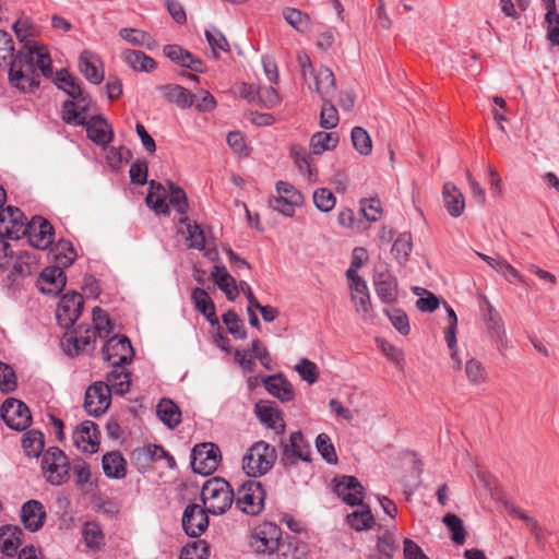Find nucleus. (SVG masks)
I'll return each mask as SVG.
<instances>
[{
	"label": "nucleus",
	"instance_id": "nucleus-1",
	"mask_svg": "<svg viewBox=\"0 0 559 559\" xmlns=\"http://www.w3.org/2000/svg\"><path fill=\"white\" fill-rule=\"evenodd\" d=\"M14 31L23 43V48L10 61L9 79L16 88L31 92L39 85V73L46 78L52 76L51 59L48 49L34 40H26V32L20 22Z\"/></svg>",
	"mask_w": 559,
	"mask_h": 559
},
{
	"label": "nucleus",
	"instance_id": "nucleus-2",
	"mask_svg": "<svg viewBox=\"0 0 559 559\" xmlns=\"http://www.w3.org/2000/svg\"><path fill=\"white\" fill-rule=\"evenodd\" d=\"M76 254L72 246L67 241H60L55 254L57 266H49L41 271L37 281L39 290L44 294H58L67 283L66 274L62 267L69 266L74 261Z\"/></svg>",
	"mask_w": 559,
	"mask_h": 559
},
{
	"label": "nucleus",
	"instance_id": "nucleus-3",
	"mask_svg": "<svg viewBox=\"0 0 559 559\" xmlns=\"http://www.w3.org/2000/svg\"><path fill=\"white\" fill-rule=\"evenodd\" d=\"M234 498V490L223 478L213 477L202 486V502L205 510L213 515L224 514L231 507Z\"/></svg>",
	"mask_w": 559,
	"mask_h": 559
},
{
	"label": "nucleus",
	"instance_id": "nucleus-4",
	"mask_svg": "<svg viewBox=\"0 0 559 559\" xmlns=\"http://www.w3.org/2000/svg\"><path fill=\"white\" fill-rule=\"evenodd\" d=\"M276 460L275 449L264 441L255 442L242 459V468L248 476L266 474Z\"/></svg>",
	"mask_w": 559,
	"mask_h": 559
},
{
	"label": "nucleus",
	"instance_id": "nucleus-5",
	"mask_svg": "<svg viewBox=\"0 0 559 559\" xmlns=\"http://www.w3.org/2000/svg\"><path fill=\"white\" fill-rule=\"evenodd\" d=\"M281 540V527L272 522H263L251 531L249 546L255 554L271 556L280 547Z\"/></svg>",
	"mask_w": 559,
	"mask_h": 559
},
{
	"label": "nucleus",
	"instance_id": "nucleus-6",
	"mask_svg": "<svg viewBox=\"0 0 559 559\" xmlns=\"http://www.w3.org/2000/svg\"><path fill=\"white\" fill-rule=\"evenodd\" d=\"M236 507L245 514L258 515L264 509L265 491L258 480H247L234 498Z\"/></svg>",
	"mask_w": 559,
	"mask_h": 559
},
{
	"label": "nucleus",
	"instance_id": "nucleus-7",
	"mask_svg": "<svg viewBox=\"0 0 559 559\" xmlns=\"http://www.w3.org/2000/svg\"><path fill=\"white\" fill-rule=\"evenodd\" d=\"M179 222L182 225L179 231L183 235L188 246L202 251L211 261L217 260L218 251L214 239L206 236L204 229L188 217H181Z\"/></svg>",
	"mask_w": 559,
	"mask_h": 559
},
{
	"label": "nucleus",
	"instance_id": "nucleus-8",
	"mask_svg": "<svg viewBox=\"0 0 559 559\" xmlns=\"http://www.w3.org/2000/svg\"><path fill=\"white\" fill-rule=\"evenodd\" d=\"M41 469L49 484L59 486L68 480L70 463L63 451L51 447L43 455Z\"/></svg>",
	"mask_w": 559,
	"mask_h": 559
},
{
	"label": "nucleus",
	"instance_id": "nucleus-9",
	"mask_svg": "<svg viewBox=\"0 0 559 559\" xmlns=\"http://www.w3.org/2000/svg\"><path fill=\"white\" fill-rule=\"evenodd\" d=\"M275 189L277 197L270 199V207L284 216H294L296 209L305 202L302 193L292 183L282 180L276 182Z\"/></svg>",
	"mask_w": 559,
	"mask_h": 559
},
{
	"label": "nucleus",
	"instance_id": "nucleus-10",
	"mask_svg": "<svg viewBox=\"0 0 559 559\" xmlns=\"http://www.w3.org/2000/svg\"><path fill=\"white\" fill-rule=\"evenodd\" d=\"M481 299L480 311L485 320L487 333L497 349L502 352L509 344L503 319L486 297Z\"/></svg>",
	"mask_w": 559,
	"mask_h": 559
},
{
	"label": "nucleus",
	"instance_id": "nucleus-11",
	"mask_svg": "<svg viewBox=\"0 0 559 559\" xmlns=\"http://www.w3.org/2000/svg\"><path fill=\"white\" fill-rule=\"evenodd\" d=\"M0 415L13 430H25L32 421L29 408L20 400L8 397L1 405Z\"/></svg>",
	"mask_w": 559,
	"mask_h": 559
},
{
	"label": "nucleus",
	"instance_id": "nucleus-12",
	"mask_svg": "<svg viewBox=\"0 0 559 559\" xmlns=\"http://www.w3.org/2000/svg\"><path fill=\"white\" fill-rule=\"evenodd\" d=\"M219 461L221 451L214 443L197 444L192 450L191 466L194 473L209 475L217 468Z\"/></svg>",
	"mask_w": 559,
	"mask_h": 559
},
{
	"label": "nucleus",
	"instance_id": "nucleus-13",
	"mask_svg": "<svg viewBox=\"0 0 559 559\" xmlns=\"http://www.w3.org/2000/svg\"><path fill=\"white\" fill-rule=\"evenodd\" d=\"M103 357L110 366L129 364L132 361L134 350L130 340L124 335H114L104 344Z\"/></svg>",
	"mask_w": 559,
	"mask_h": 559
},
{
	"label": "nucleus",
	"instance_id": "nucleus-14",
	"mask_svg": "<svg viewBox=\"0 0 559 559\" xmlns=\"http://www.w3.org/2000/svg\"><path fill=\"white\" fill-rule=\"evenodd\" d=\"M111 392L107 383L96 381L91 384L84 396V408L91 416L98 417L103 415L111 403Z\"/></svg>",
	"mask_w": 559,
	"mask_h": 559
},
{
	"label": "nucleus",
	"instance_id": "nucleus-15",
	"mask_svg": "<svg viewBox=\"0 0 559 559\" xmlns=\"http://www.w3.org/2000/svg\"><path fill=\"white\" fill-rule=\"evenodd\" d=\"M350 292V301L356 314L364 321L373 317L369 289L362 277H346Z\"/></svg>",
	"mask_w": 559,
	"mask_h": 559
},
{
	"label": "nucleus",
	"instance_id": "nucleus-16",
	"mask_svg": "<svg viewBox=\"0 0 559 559\" xmlns=\"http://www.w3.org/2000/svg\"><path fill=\"white\" fill-rule=\"evenodd\" d=\"M83 297L76 292L64 294L57 306L56 319L60 326L71 328L79 319L83 309Z\"/></svg>",
	"mask_w": 559,
	"mask_h": 559
},
{
	"label": "nucleus",
	"instance_id": "nucleus-17",
	"mask_svg": "<svg viewBox=\"0 0 559 559\" xmlns=\"http://www.w3.org/2000/svg\"><path fill=\"white\" fill-rule=\"evenodd\" d=\"M26 218L20 209L7 206L0 211V237L21 239L25 236Z\"/></svg>",
	"mask_w": 559,
	"mask_h": 559
},
{
	"label": "nucleus",
	"instance_id": "nucleus-18",
	"mask_svg": "<svg viewBox=\"0 0 559 559\" xmlns=\"http://www.w3.org/2000/svg\"><path fill=\"white\" fill-rule=\"evenodd\" d=\"M372 282L377 297L383 304H393L397 299V281L386 264L376 266Z\"/></svg>",
	"mask_w": 559,
	"mask_h": 559
},
{
	"label": "nucleus",
	"instance_id": "nucleus-19",
	"mask_svg": "<svg viewBox=\"0 0 559 559\" xmlns=\"http://www.w3.org/2000/svg\"><path fill=\"white\" fill-rule=\"evenodd\" d=\"M26 227L25 236L32 247L40 250L50 248L52 245L53 228L47 219L35 216L27 223Z\"/></svg>",
	"mask_w": 559,
	"mask_h": 559
},
{
	"label": "nucleus",
	"instance_id": "nucleus-20",
	"mask_svg": "<svg viewBox=\"0 0 559 559\" xmlns=\"http://www.w3.org/2000/svg\"><path fill=\"white\" fill-rule=\"evenodd\" d=\"M73 442L79 450L85 453H96L99 448V433L92 420H84L73 431Z\"/></svg>",
	"mask_w": 559,
	"mask_h": 559
},
{
	"label": "nucleus",
	"instance_id": "nucleus-21",
	"mask_svg": "<svg viewBox=\"0 0 559 559\" xmlns=\"http://www.w3.org/2000/svg\"><path fill=\"white\" fill-rule=\"evenodd\" d=\"M163 53L173 63L179 67L187 68L197 73L205 72V64L202 59L179 45L171 44L164 46Z\"/></svg>",
	"mask_w": 559,
	"mask_h": 559
},
{
	"label": "nucleus",
	"instance_id": "nucleus-22",
	"mask_svg": "<svg viewBox=\"0 0 559 559\" xmlns=\"http://www.w3.org/2000/svg\"><path fill=\"white\" fill-rule=\"evenodd\" d=\"M207 511L199 504L186 507L182 515V527L191 537L200 536L209 526Z\"/></svg>",
	"mask_w": 559,
	"mask_h": 559
},
{
	"label": "nucleus",
	"instance_id": "nucleus-23",
	"mask_svg": "<svg viewBox=\"0 0 559 559\" xmlns=\"http://www.w3.org/2000/svg\"><path fill=\"white\" fill-rule=\"evenodd\" d=\"M334 492L348 506H359L364 500V488L355 476L335 479Z\"/></svg>",
	"mask_w": 559,
	"mask_h": 559
},
{
	"label": "nucleus",
	"instance_id": "nucleus-24",
	"mask_svg": "<svg viewBox=\"0 0 559 559\" xmlns=\"http://www.w3.org/2000/svg\"><path fill=\"white\" fill-rule=\"evenodd\" d=\"M255 415L258 419L269 429L282 435L285 430V423L282 412L270 402H259L255 404Z\"/></svg>",
	"mask_w": 559,
	"mask_h": 559
},
{
	"label": "nucleus",
	"instance_id": "nucleus-25",
	"mask_svg": "<svg viewBox=\"0 0 559 559\" xmlns=\"http://www.w3.org/2000/svg\"><path fill=\"white\" fill-rule=\"evenodd\" d=\"M46 519L44 506L37 500L26 501L21 509V521L24 527L36 532L43 527Z\"/></svg>",
	"mask_w": 559,
	"mask_h": 559
},
{
	"label": "nucleus",
	"instance_id": "nucleus-26",
	"mask_svg": "<svg viewBox=\"0 0 559 559\" xmlns=\"http://www.w3.org/2000/svg\"><path fill=\"white\" fill-rule=\"evenodd\" d=\"M309 82H311L310 90L316 91L320 95L322 100L332 99V97L335 95V78L333 72L329 68H319L314 72L313 78L309 79Z\"/></svg>",
	"mask_w": 559,
	"mask_h": 559
},
{
	"label": "nucleus",
	"instance_id": "nucleus-27",
	"mask_svg": "<svg viewBox=\"0 0 559 559\" xmlns=\"http://www.w3.org/2000/svg\"><path fill=\"white\" fill-rule=\"evenodd\" d=\"M79 69L85 79L93 84H99L104 80L102 62L99 58L90 50L81 52L79 57Z\"/></svg>",
	"mask_w": 559,
	"mask_h": 559
},
{
	"label": "nucleus",
	"instance_id": "nucleus-28",
	"mask_svg": "<svg viewBox=\"0 0 559 559\" xmlns=\"http://www.w3.org/2000/svg\"><path fill=\"white\" fill-rule=\"evenodd\" d=\"M86 132L90 140L97 145L106 146L112 140V130L108 122L100 116L93 117L85 121Z\"/></svg>",
	"mask_w": 559,
	"mask_h": 559
},
{
	"label": "nucleus",
	"instance_id": "nucleus-29",
	"mask_svg": "<svg viewBox=\"0 0 559 559\" xmlns=\"http://www.w3.org/2000/svg\"><path fill=\"white\" fill-rule=\"evenodd\" d=\"M444 207L452 217H459L465 210V198L452 182H445L442 189Z\"/></svg>",
	"mask_w": 559,
	"mask_h": 559
},
{
	"label": "nucleus",
	"instance_id": "nucleus-30",
	"mask_svg": "<svg viewBox=\"0 0 559 559\" xmlns=\"http://www.w3.org/2000/svg\"><path fill=\"white\" fill-rule=\"evenodd\" d=\"M91 100L84 95L64 102L62 106V119L70 124H85L83 114L90 109Z\"/></svg>",
	"mask_w": 559,
	"mask_h": 559
},
{
	"label": "nucleus",
	"instance_id": "nucleus-31",
	"mask_svg": "<svg viewBox=\"0 0 559 559\" xmlns=\"http://www.w3.org/2000/svg\"><path fill=\"white\" fill-rule=\"evenodd\" d=\"M211 276L228 300L234 301L237 298L239 295L238 283L224 265L215 264L212 269Z\"/></svg>",
	"mask_w": 559,
	"mask_h": 559
},
{
	"label": "nucleus",
	"instance_id": "nucleus-32",
	"mask_svg": "<svg viewBox=\"0 0 559 559\" xmlns=\"http://www.w3.org/2000/svg\"><path fill=\"white\" fill-rule=\"evenodd\" d=\"M265 390L281 402H289L295 393L292 383L282 374L269 376L264 379Z\"/></svg>",
	"mask_w": 559,
	"mask_h": 559
},
{
	"label": "nucleus",
	"instance_id": "nucleus-33",
	"mask_svg": "<svg viewBox=\"0 0 559 559\" xmlns=\"http://www.w3.org/2000/svg\"><path fill=\"white\" fill-rule=\"evenodd\" d=\"M111 370L106 376V381L110 392L123 395L129 392L131 385V373L123 365L111 366Z\"/></svg>",
	"mask_w": 559,
	"mask_h": 559
},
{
	"label": "nucleus",
	"instance_id": "nucleus-34",
	"mask_svg": "<svg viewBox=\"0 0 559 559\" xmlns=\"http://www.w3.org/2000/svg\"><path fill=\"white\" fill-rule=\"evenodd\" d=\"M123 62L136 72H152L156 69V61L140 50L126 49L121 52Z\"/></svg>",
	"mask_w": 559,
	"mask_h": 559
},
{
	"label": "nucleus",
	"instance_id": "nucleus-35",
	"mask_svg": "<svg viewBox=\"0 0 559 559\" xmlns=\"http://www.w3.org/2000/svg\"><path fill=\"white\" fill-rule=\"evenodd\" d=\"M310 445L305 441L300 431L293 432L289 441L284 444V456L289 459H299L301 461H310Z\"/></svg>",
	"mask_w": 559,
	"mask_h": 559
},
{
	"label": "nucleus",
	"instance_id": "nucleus-36",
	"mask_svg": "<svg viewBox=\"0 0 559 559\" xmlns=\"http://www.w3.org/2000/svg\"><path fill=\"white\" fill-rule=\"evenodd\" d=\"M104 474L108 478L122 479L127 474V463L121 453L114 451L106 453L102 460Z\"/></svg>",
	"mask_w": 559,
	"mask_h": 559
},
{
	"label": "nucleus",
	"instance_id": "nucleus-37",
	"mask_svg": "<svg viewBox=\"0 0 559 559\" xmlns=\"http://www.w3.org/2000/svg\"><path fill=\"white\" fill-rule=\"evenodd\" d=\"M119 37L128 44L153 50L157 47V41L147 32L139 28L123 27L118 33Z\"/></svg>",
	"mask_w": 559,
	"mask_h": 559
},
{
	"label": "nucleus",
	"instance_id": "nucleus-38",
	"mask_svg": "<svg viewBox=\"0 0 559 559\" xmlns=\"http://www.w3.org/2000/svg\"><path fill=\"white\" fill-rule=\"evenodd\" d=\"M145 201L147 206L152 209L155 213H168L167 190L160 183H157L154 180L150 182V191L146 195Z\"/></svg>",
	"mask_w": 559,
	"mask_h": 559
},
{
	"label": "nucleus",
	"instance_id": "nucleus-39",
	"mask_svg": "<svg viewBox=\"0 0 559 559\" xmlns=\"http://www.w3.org/2000/svg\"><path fill=\"white\" fill-rule=\"evenodd\" d=\"M158 418L170 429L181 423V412L177 404L169 399H162L156 406Z\"/></svg>",
	"mask_w": 559,
	"mask_h": 559
},
{
	"label": "nucleus",
	"instance_id": "nucleus-40",
	"mask_svg": "<svg viewBox=\"0 0 559 559\" xmlns=\"http://www.w3.org/2000/svg\"><path fill=\"white\" fill-rule=\"evenodd\" d=\"M164 97L181 108H188L193 104L194 95L186 87L177 84L160 86Z\"/></svg>",
	"mask_w": 559,
	"mask_h": 559
},
{
	"label": "nucleus",
	"instance_id": "nucleus-41",
	"mask_svg": "<svg viewBox=\"0 0 559 559\" xmlns=\"http://www.w3.org/2000/svg\"><path fill=\"white\" fill-rule=\"evenodd\" d=\"M53 82L58 88L62 90L73 99L83 95L78 78L70 74L67 70L58 71L53 76Z\"/></svg>",
	"mask_w": 559,
	"mask_h": 559
},
{
	"label": "nucleus",
	"instance_id": "nucleus-42",
	"mask_svg": "<svg viewBox=\"0 0 559 559\" xmlns=\"http://www.w3.org/2000/svg\"><path fill=\"white\" fill-rule=\"evenodd\" d=\"M275 552L277 559H307L306 545L296 538L282 539Z\"/></svg>",
	"mask_w": 559,
	"mask_h": 559
},
{
	"label": "nucleus",
	"instance_id": "nucleus-43",
	"mask_svg": "<svg viewBox=\"0 0 559 559\" xmlns=\"http://www.w3.org/2000/svg\"><path fill=\"white\" fill-rule=\"evenodd\" d=\"M340 141L336 132H316L310 140L311 151L316 155H320L326 151L334 150Z\"/></svg>",
	"mask_w": 559,
	"mask_h": 559
},
{
	"label": "nucleus",
	"instance_id": "nucleus-44",
	"mask_svg": "<svg viewBox=\"0 0 559 559\" xmlns=\"http://www.w3.org/2000/svg\"><path fill=\"white\" fill-rule=\"evenodd\" d=\"M45 438L41 431L32 429L22 436V447L25 454L29 457H38L43 452Z\"/></svg>",
	"mask_w": 559,
	"mask_h": 559
},
{
	"label": "nucleus",
	"instance_id": "nucleus-45",
	"mask_svg": "<svg viewBox=\"0 0 559 559\" xmlns=\"http://www.w3.org/2000/svg\"><path fill=\"white\" fill-rule=\"evenodd\" d=\"M21 530L16 526L0 530V550L8 556L14 555L21 544Z\"/></svg>",
	"mask_w": 559,
	"mask_h": 559
},
{
	"label": "nucleus",
	"instance_id": "nucleus-46",
	"mask_svg": "<svg viewBox=\"0 0 559 559\" xmlns=\"http://www.w3.org/2000/svg\"><path fill=\"white\" fill-rule=\"evenodd\" d=\"M191 297L195 309L202 313L211 323H214L215 306L209 294L203 288L197 287L193 289Z\"/></svg>",
	"mask_w": 559,
	"mask_h": 559
},
{
	"label": "nucleus",
	"instance_id": "nucleus-47",
	"mask_svg": "<svg viewBox=\"0 0 559 559\" xmlns=\"http://www.w3.org/2000/svg\"><path fill=\"white\" fill-rule=\"evenodd\" d=\"M204 35L211 48L213 58H218L221 52H229V43L217 27L212 26L205 29Z\"/></svg>",
	"mask_w": 559,
	"mask_h": 559
},
{
	"label": "nucleus",
	"instance_id": "nucleus-48",
	"mask_svg": "<svg viewBox=\"0 0 559 559\" xmlns=\"http://www.w3.org/2000/svg\"><path fill=\"white\" fill-rule=\"evenodd\" d=\"M477 255L508 280L514 278L518 281H522V276L519 274V272L512 265H510L504 259L491 258L480 252H477Z\"/></svg>",
	"mask_w": 559,
	"mask_h": 559
},
{
	"label": "nucleus",
	"instance_id": "nucleus-49",
	"mask_svg": "<svg viewBox=\"0 0 559 559\" xmlns=\"http://www.w3.org/2000/svg\"><path fill=\"white\" fill-rule=\"evenodd\" d=\"M354 148L360 155H369L372 151V141L369 133L361 127H354L350 132Z\"/></svg>",
	"mask_w": 559,
	"mask_h": 559
},
{
	"label": "nucleus",
	"instance_id": "nucleus-50",
	"mask_svg": "<svg viewBox=\"0 0 559 559\" xmlns=\"http://www.w3.org/2000/svg\"><path fill=\"white\" fill-rule=\"evenodd\" d=\"M466 379L472 384H483L487 381V371L484 365L475 359L469 358L464 366Z\"/></svg>",
	"mask_w": 559,
	"mask_h": 559
},
{
	"label": "nucleus",
	"instance_id": "nucleus-51",
	"mask_svg": "<svg viewBox=\"0 0 559 559\" xmlns=\"http://www.w3.org/2000/svg\"><path fill=\"white\" fill-rule=\"evenodd\" d=\"M284 19L297 32L306 33L310 29V19L307 14L293 8H286L283 11Z\"/></svg>",
	"mask_w": 559,
	"mask_h": 559
},
{
	"label": "nucleus",
	"instance_id": "nucleus-52",
	"mask_svg": "<svg viewBox=\"0 0 559 559\" xmlns=\"http://www.w3.org/2000/svg\"><path fill=\"white\" fill-rule=\"evenodd\" d=\"M167 203L175 207L180 214L185 215L188 211V199L186 192L176 187L173 182H168Z\"/></svg>",
	"mask_w": 559,
	"mask_h": 559
},
{
	"label": "nucleus",
	"instance_id": "nucleus-53",
	"mask_svg": "<svg viewBox=\"0 0 559 559\" xmlns=\"http://www.w3.org/2000/svg\"><path fill=\"white\" fill-rule=\"evenodd\" d=\"M347 522L356 531L368 530L374 523L373 515L368 507L360 511H354L347 515Z\"/></svg>",
	"mask_w": 559,
	"mask_h": 559
},
{
	"label": "nucleus",
	"instance_id": "nucleus-54",
	"mask_svg": "<svg viewBox=\"0 0 559 559\" xmlns=\"http://www.w3.org/2000/svg\"><path fill=\"white\" fill-rule=\"evenodd\" d=\"M412 248L411 234L403 233L393 242L392 254L400 263H404L411 254Z\"/></svg>",
	"mask_w": 559,
	"mask_h": 559
},
{
	"label": "nucleus",
	"instance_id": "nucleus-55",
	"mask_svg": "<svg viewBox=\"0 0 559 559\" xmlns=\"http://www.w3.org/2000/svg\"><path fill=\"white\" fill-rule=\"evenodd\" d=\"M37 270V261L34 255L25 252L20 254L13 264V274L24 277Z\"/></svg>",
	"mask_w": 559,
	"mask_h": 559
},
{
	"label": "nucleus",
	"instance_id": "nucleus-56",
	"mask_svg": "<svg viewBox=\"0 0 559 559\" xmlns=\"http://www.w3.org/2000/svg\"><path fill=\"white\" fill-rule=\"evenodd\" d=\"M312 198L316 207L323 213L331 212L336 204L335 195L326 188L314 190Z\"/></svg>",
	"mask_w": 559,
	"mask_h": 559
},
{
	"label": "nucleus",
	"instance_id": "nucleus-57",
	"mask_svg": "<svg viewBox=\"0 0 559 559\" xmlns=\"http://www.w3.org/2000/svg\"><path fill=\"white\" fill-rule=\"evenodd\" d=\"M93 331L98 337H107L112 332V323L105 310L96 307L93 309Z\"/></svg>",
	"mask_w": 559,
	"mask_h": 559
},
{
	"label": "nucleus",
	"instance_id": "nucleus-58",
	"mask_svg": "<svg viewBox=\"0 0 559 559\" xmlns=\"http://www.w3.org/2000/svg\"><path fill=\"white\" fill-rule=\"evenodd\" d=\"M337 223L340 226L353 231H362L367 228L365 222L357 218L354 211L347 207L338 212Z\"/></svg>",
	"mask_w": 559,
	"mask_h": 559
},
{
	"label": "nucleus",
	"instance_id": "nucleus-59",
	"mask_svg": "<svg viewBox=\"0 0 559 559\" xmlns=\"http://www.w3.org/2000/svg\"><path fill=\"white\" fill-rule=\"evenodd\" d=\"M82 536L88 548H98L103 542V532L97 523L87 522L82 528Z\"/></svg>",
	"mask_w": 559,
	"mask_h": 559
},
{
	"label": "nucleus",
	"instance_id": "nucleus-60",
	"mask_svg": "<svg viewBox=\"0 0 559 559\" xmlns=\"http://www.w3.org/2000/svg\"><path fill=\"white\" fill-rule=\"evenodd\" d=\"M294 369L300 376V378L307 383L313 384L314 382L318 381L319 369L313 361L307 358H301Z\"/></svg>",
	"mask_w": 559,
	"mask_h": 559
},
{
	"label": "nucleus",
	"instance_id": "nucleus-61",
	"mask_svg": "<svg viewBox=\"0 0 559 559\" xmlns=\"http://www.w3.org/2000/svg\"><path fill=\"white\" fill-rule=\"evenodd\" d=\"M223 322L227 326L228 332L237 340H243L247 332L241 319L236 312L229 310L223 316Z\"/></svg>",
	"mask_w": 559,
	"mask_h": 559
},
{
	"label": "nucleus",
	"instance_id": "nucleus-62",
	"mask_svg": "<svg viewBox=\"0 0 559 559\" xmlns=\"http://www.w3.org/2000/svg\"><path fill=\"white\" fill-rule=\"evenodd\" d=\"M414 292L419 296L416 301V307L421 312H432L439 306V299L432 293L421 287H415Z\"/></svg>",
	"mask_w": 559,
	"mask_h": 559
},
{
	"label": "nucleus",
	"instance_id": "nucleus-63",
	"mask_svg": "<svg viewBox=\"0 0 559 559\" xmlns=\"http://www.w3.org/2000/svg\"><path fill=\"white\" fill-rule=\"evenodd\" d=\"M359 213L369 223L378 222L382 216L380 201L378 199L361 200Z\"/></svg>",
	"mask_w": 559,
	"mask_h": 559
},
{
	"label": "nucleus",
	"instance_id": "nucleus-64",
	"mask_svg": "<svg viewBox=\"0 0 559 559\" xmlns=\"http://www.w3.org/2000/svg\"><path fill=\"white\" fill-rule=\"evenodd\" d=\"M545 23L547 27V39L554 46H559V14L556 8L547 10Z\"/></svg>",
	"mask_w": 559,
	"mask_h": 559
}]
</instances>
